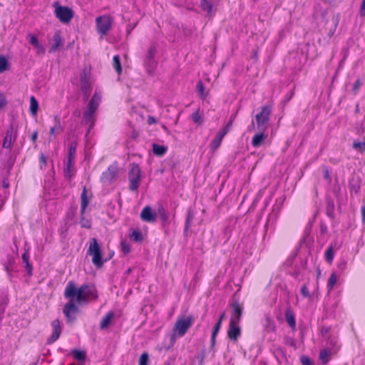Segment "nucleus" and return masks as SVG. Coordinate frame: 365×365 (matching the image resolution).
I'll return each mask as SVG.
<instances>
[{
	"label": "nucleus",
	"mask_w": 365,
	"mask_h": 365,
	"mask_svg": "<svg viewBox=\"0 0 365 365\" xmlns=\"http://www.w3.org/2000/svg\"><path fill=\"white\" fill-rule=\"evenodd\" d=\"M90 72L87 69H83L81 74V88L86 96L91 93Z\"/></svg>",
	"instance_id": "obj_12"
},
{
	"label": "nucleus",
	"mask_w": 365,
	"mask_h": 365,
	"mask_svg": "<svg viewBox=\"0 0 365 365\" xmlns=\"http://www.w3.org/2000/svg\"><path fill=\"white\" fill-rule=\"evenodd\" d=\"M204 355L202 354L200 358V365H203Z\"/></svg>",
	"instance_id": "obj_63"
},
{
	"label": "nucleus",
	"mask_w": 365,
	"mask_h": 365,
	"mask_svg": "<svg viewBox=\"0 0 365 365\" xmlns=\"http://www.w3.org/2000/svg\"><path fill=\"white\" fill-rule=\"evenodd\" d=\"M81 225L83 227H90L91 225H90V222L87 220H86L84 217H82L81 220Z\"/></svg>",
	"instance_id": "obj_49"
},
{
	"label": "nucleus",
	"mask_w": 365,
	"mask_h": 365,
	"mask_svg": "<svg viewBox=\"0 0 365 365\" xmlns=\"http://www.w3.org/2000/svg\"><path fill=\"white\" fill-rule=\"evenodd\" d=\"M27 38H28V39L29 41V43L32 46H34V47L36 46H37L38 43H39L37 38L36 37V36H34V34H32L31 33L27 34Z\"/></svg>",
	"instance_id": "obj_43"
},
{
	"label": "nucleus",
	"mask_w": 365,
	"mask_h": 365,
	"mask_svg": "<svg viewBox=\"0 0 365 365\" xmlns=\"http://www.w3.org/2000/svg\"><path fill=\"white\" fill-rule=\"evenodd\" d=\"M359 14L361 17L365 18V3L363 1L360 6Z\"/></svg>",
	"instance_id": "obj_50"
},
{
	"label": "nucleus",
	"mask_w": 365,
	"mask_h": 365,
	"mask_svg": "<svg viewBox=\"0 0 365 365\" xmlns=\"http://www.w3.org/2000/svg\"><path fill=\"white\" fill-rule=\"evenodd\" d=\"M200 4L202 10L207 14L212 13V5L209 0H201Z\"/></svg>",
	"instance_id": "obj_29"
},
{
	"label": "nucleus",
	"mask_w": 365,
	"mask_h": 365,
	"mask_svg": "<svg viewBox=\"0 0 365 365\" xmlns=\"http://www.w3.org/2000/svg\"><path fill=\"white\" fill-rule=\"evenodd\" d=\"M285 317L289 327L294 328L295 327V319L294 314L292 313L290 309H287L286 311Z\"/></svg>",
	"instance_id": "obj_27"
},
{
	"label": "nucleus",
	"mask_w": 365,
	"mask_h": 365,
	"mask_svg": "<svg viewBox=\"0 0 365 365\" xmlns=\"http://www.w3.org/2000/svg\"><path fill=\"white\" fill-rule=\"evenodd\" d=\"M148 354L146 352L143 353L139 359V365H148Z\"/></svg>",
	"instance_id": "obj_41"
},
{
	"label": "nucleus",
	"mask_w": 365,
	"mask_h": 365,
	"mask_svg": "<svg viewBox=\"0 0 365 365\" xmlns=\"http://www.w3.org/2000/svg\"><path fill=\"white\" fill-rule=\"evenodd\" d=\"M35 48H36L38 53L43 54L45 53V49H44L43 46L42 45H41L40 43H38L37 46H35Z\"/></svg>",
	"instance_id": "obj_52"
},
{
	"label": "nucleus",
	"mask_w": 365,
	"mask_h": 365,
	"mask_svg": "<svg viewBox=\"0 0 365 365\" xmlns=\"http://www.w3.org/2000/svg\"><path fill=\"white\" fill-rule=\"evenodd\" d=\"M301 362L303 365H311V361L307 356H302L301 358Z\"/></svg>",
	"instance_id": "obj_51"
},
{
	"label": "nucleus",
	"mask_w": 365,
	"mask_h": 365,
	"mask_svg": "<svg viewBox=\"0 0 365 365\" xmlns=\"http://www.w3.org/2000/svg\"><path fill=\"white\" fill-rule=\"evenodd\" d=\"M361 215H362V221L365 223V207H363L361 209Z\"/></svg>",
	"instance_id": "obj_59"
},
{
	"label": "nucleus",
	"mask_w": 365,
	"mask_h": 365,
	"mask_svg": "<svg viewBox=\"0 0 365 365\" xmlns=\"http://www.w3.org/2000/svg\"><path fill=\"white\" fill-rule=\"evenodd\" d=\"M241 329L238 324L230 323L229 329L227 331V336L230 340L237 341V338L240 336Z\"/></svg>",
	"instance_id": "obj_16"
},
{
	"label": "nucleus",
	"mask_w": 365,
	"mask_h": 365,
	"mask_svg": "<svg viewBox=\"0 0 365 365\" xmlns=\"http://www.w3.org/2000/svg\"><path fill=\"white\" fill-rule=\"evenodd\" d=\"M222 140V139L221 138L216 135V137L212 140V142L211 143V145H210L212 150H217L220 147Z\"/></svg>",
	"instance_id": "obj_35"
},
{
	"label": "nucleus",
	"mask_w": 365,
	"mask_h": 365,
	"mask_svg": "<svg viewBox=\"0 0 365 365\" xmlns=\"http://www.w3.org/2000/svg\"><path fill=\"white\" fill-rule=\"evenodd\" d=\"M114 317V313L109 312L101 320L100 323L101 329H105L110 325L111 320Z\"/></svg>",
	"instance_id": "obj_22"
},
{
	"label": "nucleus",
	"mask_w": 365,
	"mask_h": 365,
	"mask_svg": "<svg viewBox=\"0 0 365 365\" xmlns=\"http://www.w3.org/2000/svg\"><path fill=\"white\" fill-rule=\"evenodd\" d=\"M113 65L118 73H120L122 71L121 65L120 62V58L118 56H115L113 59Z\"/></svg>",
	"instance_id": "obj_32"
},
{
	"label": "nucleus",
	"mask_w": 365,
	"mask_h": 365,
	"mask_svg": "<svg viewBox=\"0 0 365 365\" xmlns=\"http://www.w3.org/2000/svg\"><path fill=\"white\" fill-rule=\"evenodd\" d=\"M63 131L62 126L61 125L60 118L57 116L54 118V125L50 128L49 133L51 135H59Z\"/></svg>",
	"instance_id": "obj_20"
},
{
	"label": "nucleus",
	"mask_w": 365,
	"mask_h": 365,
	"mask_svg": "<svg viewBox=\"0 0 365 365\" xmlns=\"http://www.w3.org/2000/svg\"><path fill=\"white\" fill-rule=\"evenodd\" d=\"M8 61L4 56H0V73L7 69Z\"/></svg>",
	"instance_id": "obj_39"
},
{
	"label": "nucleus",
	"mask_w": 365,
	"mask_h": 365,
	"mask_svg": "<svg viewBox=\"0 0 365 365\" xmlns=\"http://www.w3.org/2000/svg\"><path fill=\"white\" fill-rule=\"evenodd\" d=\"M40 161H41V164H43V165L46 164V158L45 157V155L43 154L41 155V156H40Z\"/></svg>",
	"instance_id": "obj_56"
},
{
	"label": "nucleus",
	"mask_w": 365,
	"mask_h": 365,
	"mask_svg": "<svg viewBox=\"0 0 365 365\" xmlns=\"http://www.w3.org/2000/svg\"><path fill=\"white\" fill-rule=\"evenodd\" d=\"M52 327L53 333L48 339V342L49 344H52L54 341H56L59 338L60 334L61 333L60 322L58 319H55L54 321H53Z\"/></svg>",
	"instance_id": "obj_15"
},
{
	"label": "nucleus",
	"mask_w": 365,
	"mask_h": 365,
	"mask_svg": "<svg viewBox=\"0 0 365 365\" xmlns=\"http://www.w3.org/2000/svg\"><path fill=\"white\" fill-rule=\"evenodd\" d=\"M155 50L154 48H150L148 51V66H149V72H151L154 68H155V61H154V56H155Z\"/></svg>",
	"instance_id": "obj_23"
},
{
	"label": "nucleus",
	"mask_w": 365,
	"mask_h": 365,
	"mask_svg": "<svg viewBox=\"0 0 365 365\" xmlns=\"http://www.w3.org/2000/svg\"><path fill=\"white\" fill-rule=\"evenodd\" d=\"M140 218L146 222H154L156 220V214L152 211L150 207L146 206L140 213Z\"/></svg>",
	"instance_id": "obj_14"
},
{
	"label": "nucleus",
	"mask_w": 365,
	"mask_h": 365,
	"mask_svg": "<svg viewBox=\"0 0 365 365\" xmlns=\"http://www.w3.org/2000/svg\"><path fill=\"white\" fill-rule=\"evenodd\" d=\"M361 86V83L360 81V80H357L354 85V87H353V91L354 93H356L357 90L359 89V88Z\"/></svg>",
	"instance_id": "obj_54"
},
{
	"label": "nucleus",
	"mask_w": 365,
	"mask_h": 365,
	"mask_svg": "<svg viewBox=\"0 0 365 365\" xmlns=\"http://www.w3.org/2000/svg\"><path fill=\"white\" fill-rule=\"evenodd\" d=\"M197 91L202 98L205 97L206 95L205 94L204 92V86L201 81H199L198 83L197 84Z\"/></svg>",
	"instance_id": "obj_45"
},
{
	"label": "nucleus",
	"mask_w": 365,
	"mask_h": 365,
	"mask_svg": "<svg viewBox=\"0 0 365 365\" xmlns=\"http://www.w3.org/2000/svg\"><path fill=\"white\" fill-rule=\"evenodd\" d=\"M255 128V123L252 121V125L251 127L249 128L250 131H251L252 129Z\"/></svg>",
	"instance_id": "obj_64"
},
{
	"label": "nucleus",
	"mask_w": 365,
	"mask_h": 365,
	"mask_svg": "<svg viewBox=\"0 0 365 365\" xmlns=\"http://www.w3.org/2000/svg\"><path fill=\"white\" fill-rule=\"evenodd\" d=\"M81 214L83 215L85 212V210H86L88 204V200L87 195H86V190L85 187L83 188V192L81 193Z\"/></svg>",
	"instance_id": "obj_25"
},
{
	"label": "nucleus",
	"mask_w": 365,
	"mask_h": 365,
	"mask_svg": "<svg viewBox=\"0 0 365 365\" xmlns=\"http://www.w3.org/2000/svg\"><path fill=\"white\" fill-rule=\"evenodd\" d=\"M98 32L103 36L106 35L111 29L113 19L107 15L101 16L96 19Z\"/></svg>",
	"instance_id": "obj_7"
},
{
	"label": "nucleus",
	"mask_w": 365,
	"mask_h": 365,
	"mask_svg": "<svg viewBox=\"0 0 365 365\" xmlns=\"http://www.w3.org/2000/svg\"><path fill=\"white\" fill-rule=\"evenodd\" d=\"M192 318L190 317L179 318L175 324L173 329V336H182L187 329L192 325Z\"/></svg>",
	"instance_id": "obj_5"
},
{
	"label": "nucleus",
	"mask_w": 365,
	"mask_h": 365,
	"mask_svg": "<svg viewBox=\"0 0 365 365\" xmlns=\"http://www.w3.org/2000/svg\"><path fill=\"white\" fill-rule=\"evenodd\" d=\"M55 7L56 16L62 22L67 24L73 16V11L71 9L67 6H62L58 4V2H55L53 4Z\"/></svg>",
	"instance_id": "obj_6"
},
{
	"label": "nucleus",
	"mask_w": 365,
	"mask_h": 365,
	"mask_svg": "<svg viewBox=\"0 0 365 365\" xmlns=\"http://www.w3.org/2000/svg\"><path fill=\"white\" fill-rule=\"evenodd\" d=\"M331 344L334 346H336L337 341H331Z\"/></svg>",
	"instance_id": "obj_62"
},
{
	"label": "nucleus",
	"mask_w": 365,
	"mask_h": 365,
	"mask_svg": "<svg viewBox=\"0 0 365 365\" xmlns=\"http://www.w3.org/2000/svg\"><path fill=\"white\" fill-rule=\"evenodd\" d=\"M168 150V148L165 145H160L156 143L153 144V151L155 155L163 156Z\"/></svg>",
	"instance_id": "obj_24"
},
{
	"label": "nucleus",
	"mask_w": 365,
	"mask_h": 365,
	"mask_svg": "<svg viewBox=\"0 0 365 365\" xmlns=\"http://www.w3.org/2000/svg\"><path fill=\"white\" fill-rule=\"evenodd\" d=\"M22 259H23V261L26 264V266L27 267V269H28V272L29 273H31V264L29 263V254H28V252L26 251L23 255H22Z\"/></svg>",
	"instance_id": "obj_40"
},
{
	"label": "nucleus",
	"mask_w": 365,
	"mask_h": 365,
	"mask_svg": "<svg viewBox=\"0 0 365 365\" xmlns=\"http://www.w3.org/2000/svg\"><path fill=\"white\" fill-rule=\"evenodd\" d=\"M353 148L360 153L365 151V141H354L353 143Z\"/></svg>",
	"instance_id": "obj_33"
},
{
	"label": "nucleus",
	"mask_w": 365,
	"mask_h": 365,
	"mask_svg": "<svg viewBox=\"0 0 365 365\" xmlns=\"http://www.w3.org/2000/svg\"><path fill=\"white\" fill-rule=\"evenodd\" d=\"M93 294V289L86 284L81 286L77 288L73 282L70 281L68 282L64 296L69 299V302L66 304L63 308V313L69 321L74 319L73 315L76 314L78 309L76 304H82L87 302L90 297Z\"/></svg>",
	"instance_id": "obj_1"
},
{
	"label": "nucleus",
	"mask_w": 365,
	"mask_h": 365,
	"mask_svg": "<svg viewBox=\"0 0 365 365\" xmlns=\"http://www.w3.org/2000/svg\"><path fill=\"white\" fill-rule=\"evenodd\" d=\"M339 347L337 346L335 351H333L331 349H325L322 350L319 354V359H321L322 362L323 364H327L329 360V356L336 353Z\"/></svg>",
	"instance_id": "obj_21"
},
{
	"label": "nucleus",
	"mask_w": 365,
	"mask_h": 365,
	"mask_svg": "<svg viewBox=\"0 0 365 365\" xmlns=\"http://www.w3.org/2000/svg\"><path fill=\"white\" fill-rule=\"evenodd\" d=\"M225 318V312H223V313L220 315V318H219L218 322H220V323L222 324V322L223 321V319H224Z\"/></svg>",
	"instance_id": "obj_60"
},
{
	"label": "nucleus",
	"mask_w": 365,
	"mask_h": 365,
	"mask_svg": "<svg viewBox=\"0 0 365 365\" xmlns=\"http://www.w3.org/2000/svg\"><path fill=\"white\" fill-rule=\"evenodd\" d=\"M37 136H38V133H37V131H35V132L32 134V135H31V140H32L33 142H35V141H36V138H37Z\"/></svg>",
	"instance_id": "obj_57"
},
{
	"label": "nucleus",
	"mask_w": 365,
	"mask_h": 365,
	"mask_svg": "<svg viewBox=\"0 0 365 365\" xmlns=\"http://www.w3.org/2000/svg\"><path fill=\"white\" fill-rule=\"evenodd\" d=\"M7 101L5 95L0 91V110L6 107Z\"/></svg>",
	"instance_id": "obj_44"
},
{
	"label": "nucleus",
	"mask_w": 365,
	"mask_h": 365,
	"mask_svg": "<svg viewBox=\"0 0 365 365\" xmlns=\"http://www.w3.org/2000/svg\"><path fill=\"white\" fill-rule=\"evenodd\" d=\"M118 168L116 165H110L108 169L103 173L101 180L103 183H110L116 179L118 176Z\"/></svg>",
	"instance_id": "obj_9"
},
{
	"label": "nucleus",
	"mask_w": 365,
	"mask_h": 365,
	"mask_svg": "<svg viewBox=\"0 0 365 365\" xmlns=\"http://www.w3.org/2000/svg\"><path fill=\"white\" fill-rule=\"evenodd\" d=\"M231 307L232 308V311L230 323L239 324L243 308L237 302H233L231 304Z\"/></svg>",
	"instance_id": "obj_13"
},
{
	"label": "nucleus",
	"mask_w": 365,
	"mask_h": 365,
	"mask_svg": "<svg viewBox=\"0 0 365 365\" xmlns=\"http://www.w3.org/2000/svg\"><path fill=\"white\" fill-rule=\"evenodd\" d=\"M235 118V115H232V116L230 118V119L229 122H228V123H227V125H225V127H226V128H228V129H229V130H230V128H231V127H232V122H233V120H234Z\"/></svg>",
	"instance_id": "obj_55"
},
{
	"label": "nucleus",
	"mask_w": 365,
	"mask_h": 365,
	"mask_svg": "<svg viewBox=\"0 0 365 365\" xmlns=\"http://www.w3.org/2000/svg\"><path fill=\"white\" fill-rule=\"evenodd\" d=\"M87 254L92 257V262L97 268L103 266L101 249L96 238L91 240Z\"/></svg>",
	"instance_id": "obj_3"
},
{
	"label": "nucleus",
	"mask_w": 365,
	"mask_h": 365,
	"mask_svg": "<svg viewBox=\"0 0 365 365\" xmlns=\"http://www.w3.org/2000/svg\"><path fill=\"white\" fill-rule=\"evenodd\" d=\"M14 263V260L12 259L9 260V262L5 265V270L9 274V273L12 271V264Z\"/></svg>",
	"instance_id": "obj_47"
},
{
	"label": "nucleus",
	"mask_w": 365,
	"mask_h": 365,
	"mask_svg": "<svg viewBox=\"0 0 365 365\" xmlns=\"http://www.w3.org/2000/svg\"><path fill=\"white\" fill-rule=\"evenodd\" d=\"M337 280L336 276L334 273H332L329 277L327 287L329 290H331Z\"/></svg>",
	"instance_id": "obj_36"
},
{
	"label": "nucleus",
	"mask_w": 365,
	"mask_h": 365,
	"mask_svg": "<svg viewBox=\"0 0 365 365\" xmlns=\"http://www.w3.org/2000/svg\"><path fill=\"white\" fill-rule=\"evenodd\" d=\"M77 144L74 142L71 143L68 150L67 159L74 160L76 152Z\"/></svg>",
	"instance_id": "obj_30"
},
{
	"label": "nucleus",
	"mask_w": 365,
	"mask_h": 365,
	"mask_svg": "<svg viewBox=\"0 0 365 365\" xmlns=\"http://www.w3.org/2000/svg\"><path fill=\"white\" fill-rule=\"evenodd\" d=\"M16 131L14 130L13 125H11L6 132V135L2 144L3 148L11 150L13 143L16 141Z\"/></svg>",
	"instance_id": "obj_10"
},
{
	"label": "nucleus",
	"mask_w": 365,
	"mask_h": 365,
	"mask_svg": "<svg viewBox=\"0 0 365 365\" xmlns=\"http://www.w3.org/2000/svg\"><path fill=\"white\" fill-rule=\"evenodd\" d=\"M192 119L194 121V123L201 125L203 123V119L202 115L199 113V111L197 110L192 115Z\"/></svg>",
	"instance_id": "obj_34"
},
{
	"label": "nucleus",
	"mask_w": 365,
	"mask_h": 365,
	"mask_svg": "<svg viewBox=\"0 0 365 365\" xmlns=\"http://www.w3.org/2000/svg\"><path fill=\"white\" fill-rule=\"evenodd\" d=\"M130 237L131 240L135 241V242H140L142 241L143 237L140 232L137 230H134L130 235Z\"/></svg>",
	"instance_id": "obj_37"
},
{
	"label": "nucleus",
	"mask_w": 365,
	"mask_h": 365,
	"mask_svg": "<svg viewBox=\"0 0 365 365\" xmlns=\"http://www.w3.org/2000/svg\"><path fill=\"white\" fill-rule=\"evenodd\" d=\"M155 122V118H153V117H149V118H148V123H149L150 124H151V123H154Z\"/></svg>",
	"instance_id": "obj_61"
},
{
	"label": "nucleus",
	"mask_w": 365,
	"mask_h": 365,
	"mask_svg": "<svg viewBox=\"0 0 365 365\" xmlns=\"http://www.w3.org/2000/svg\"><path fill=\"white\" fill-rule=\"evenodd\" d=\"M76 173L74 168V160L67 159L64 168V175L67 178H71Z\"/></svg>",
	"instance_id": "obj_18"
},
{
	"label": "nucleus",
	"mask_w": 365,
	"mask_h": 365,
	"mask_svg": "<svg viewBox=\"0 0 365 365\" xmlns=\"http://www.w3.org/2000/svg\"><path fill=\"white\" fill-rule=\"evenodd\" d=\"M63 44V41L61 36V32L56 31L52 39H51V46L50 52L56 51L58 49H59L60 47H61Z\"/></svg>",
	"instance_id": "obj_17"
},
{
	"label": "nucleus",
	"mask_w": 365,
	"mask_h": 365,
	"mask_svg": "<svg viewBox=\"0 0 365 365\" xmlns=\"http://www.w3.org/2000/svg\"><path fill=\"white\" fill-rule=\"evenodd\" d=\"M228 128H226L225 126L222 128L219 133L217 134V135L222 139L224 138V136L229 132Z\"/></svg>",
	"instance_id": "obj_46"
},
{
	"label": "nucleus",
	"mask_w": 365,
	"mask_h": 365,
	"mask_svg": "<svg viewBox=\"0 0 365 365\" xmlns=\"http://www.w3.org/2000/svg\"><path fill=\"white\" fill-rule=\"evenodd\" d=\"M161 218L163 221H167L168 220V216L165 213L164 210H163V212L161 213Z\"/></svg>",
	"instance_id": "obj_58"
},
{
	"label": "nucleus",
	"mask_w": 365,
	"mask_h": 365,
	"mask_svg": "<svg viewBox=\"0 0 365 365\" xmlns=\"http://www.w3.org/2000/svg\"><path fill=\"white\" fill-rule=\"evenodd\" d=\"M339 17L338 14H330L327 16L325 27L329 31V35L331 36L335 32L338 26Z\"/></svg>",
	"instance_id": "obj_11"
},
{
	"label": "nucleus",
	"mask_w": 365,
	"mask_h": 365,
	"mask_svg": "<svg viewBox=\"0 0 365 365\" xmlns=\"http://www.w3.org/2000/svg\"><path fill=\"white\" fill-rule=\"evenodd\" d=\"M38 109V103L34 96L30 98V112L31 115H36Z\"/></svg>",
	"instance_id": "obj_26"
},
{
	"label": "nucleus",
	"mask_w": 365,
	"mask_h": 365,
	"mask_svg": "<svg viewBox=\"0 0 365 365\" xmlns=\"http://www.w3.org/2000/svg\"><path fill=\"white\" fill-rule=\"evenodd\" d=\"M334 252L333 246L331 245L326 252V259L328 262H331V261L334 258Z\"/></svg>",
	"instance_id": "obj_38"
},
{
	"label": "nucleus",
	"mask_w": 365,
	"mask_h": 365,
	"mask_svg": "<svg viewBox=\"0 0 365 365\" xmlns=\"http://www.w3.org/2000/svg\"><path fill=\"white\" fill-rule=\"evenodd\" d=\"M120 246H121V250L125 255L130 252V247L128 242H126L124 240H122L120 242Z\"/></svg>",
	"instance_id": "obj_42"
},
{
	"label": "nucleus",
	"mask_w": 365,
	"mask_h": 365,
	"mask_svg": "<svg viewBox=\"0 0 365 365\" xmlns=\"http://www.w3.org/2000/svg\"><path fill=\"white\" fill-rule=\"evenodd\" d=\"M128 175L130 190L136 191L141 181V170L139 165L135 163L130 164Z\"/></svg>",
	"instance_id": "obj_4"
},
{
	"label": "nucleus",
	"mask_w": 365,
	"mask_h": 365,
	"mask_svg": "<svg viewBox=\"0 0 365 365\" xmlns=\"http://www.w3.org/2000/svg\"><path fill=\"white\" fill-rule=\"evenodd\" d=\"M301 293L302 294L304 297H307L309 296V290H308V288L307 287L306 285H304L302 288H301Z\"/></svg>",
	"instance_id": "obj_48"
},
{
	"label": "nucleus",
	"mask_w": 365,
	"mask_h": 365,
	"mask_svg": "<svg viewBox=\"0 0 365 365\" xmlns=\"http://www.w3.org/2000/svg\"><path fill=\"white\" fill-rule=\"evenodd\" d=\"M267 135H265L262 131L257 133L252 138V145L255 148L261 146L264 140L267 138Z\"/></svg>",
	"instance_id": "obj_19"
},
{
	"label": "nucleus",
	"mask_w": 365,
	"mask_h": 365,
	"mask_svg": "<svg viewBox=\"0 0 365 365\" xmlns=\"http://www.w3.org/2000/svg\"><path fill=\"white\" fill-rule=\"evenodd\" d=\"M221 324H222L220 323V322H217L214 327V329L212 333V337H211V349H213L215 346V338H216V336L221 327Z\"/></svg>",
	"instance_id": "obj_28"
},
{
	"label": "nucleus",
	"mask_w": 365,
	"mask_h": 365,
	"mask_svg": "<svg viewBox=\"0 0 365 365\" xmlns=\"http://www.w3.org/2000/svg\"><path fill=\"white\" fill-rule=\"evenodd\" d=\"M192 215L191 213H189L187 217V220H186V227H185V229H187L191 223V221L192 220Z\"/></svg>",
	"instance_id": "obj_53"
},
{
	"label": "nucleus",
	"mask_w": 365,
	"mask_h": 365,
	"mask_svg": "<svg viewBox=\"0 0 365 365\" xmlns=\"http://www.w3.org/2000/svg\"><path fill=\"white\" fill-rule=\"evenodd\" d=\"M72 354L74 358L78 361H84L86 358V353L79 350H73Z\"/></svg>",
	"instance_id": "obj_31"
},
{
	"label": "nucleus",
	"mask_w": 365,
	"mask_h": 365,
	"mask_svg": "<svg viewBox=\"0 0 365 365\" xmlns=\"http://www.w3.org/2000/svg\"><path fill=\"white\" fill-rule=\"evenodd\" d=\"M101 101V94L96 92L88 103L87 110L83 113V122L86 124L89 125V130H91L94 126V113H96Z\"/></svg>",
	"instance_id": "obj_2"
},
{
	"label": "nucleus",
	"mask_w": 365,
	"mask_h": 365,
	"mask_svg": "<svg viewBox=\"0 0 365 365\" xmlns=\"http://www.w3.org/2000/svg\"><path fill=\"white\" fill-rule=\"evenodd\" d=\"M270 115V110L268 107H262V110L259 113L257 114L255 116L256 123L257 128L263 131L267 128V122L269 121Z\"/></svg>",
	"instance_id": "obj_8"
}]
</instances>
